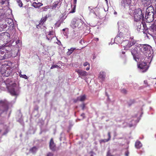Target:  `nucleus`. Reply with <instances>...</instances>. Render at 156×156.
I'll return each instance as SVG.
<instances>
[{
  "mask_svg": "<svg viewBox=\"0 0 156 156\" xmlns=\"http://www.w3.org/2000/svg\"><path fill=\"white\" fill-rule=\"evenodd\" d=\"M121 92L122 94H126L127 93V90L125 89H123L121 90Z\"/></svg>",
  "mask_w": 156,
  "mask_h": 156,
  "instance_id": "39",
  "label": "nucleus"
},
{
  "mask_svg": "<svg viewBox=\"0 0 156 156\" xmlns=\"http://www.w3.org/2000/svg\"><path fill=\"white\" fill-rule=\"evenodd\" d=\"M106 156H113V155L111 154L110 151H109L107 153Z\"/></svg>",
  "mask_w": 156,
  "mask_h": 156,
  "instance_id": "44",
  "label": "nucleus"
},
{
  "mask_svg": "<svg viewBox=\"0 0 156 156\" xmlns=\"http://www.w3.org/2000/svg\"><path fill=\"white\" fill-rule=\"evenodd\" d=\"M129 154V152L127 151L125 152V155L126 156H128Z\"/></svg>",
  "mask_w": 156,
  "mask_h": 156,
  "instance_id": "46",
  "label": "nucleus"
},
{
  "mask_svg": "<svg viewBox=\"0 0 156 156\" xmlns=\"http://www.w3.org/2000/svg\"><path fill=\"white\" fill-rule=\"evenodd\" d=\"M75 12V10H72L70 11H68L67 10H63L62 12H61L62 15V16L61 17H65V16H66V18L69 14L73 13Z\"/></svg>",
  "mask_w": 156,
  "mask_h": 156,
  "instance_id": "13",
  "label": "nucleus"
},
{
  "mask_svg": "<svg viewBox=\"0 0 156 156\" xmlns=\"http://www.w3.org/2000/svg\"><path fill=\"white\" fill-rule=\"evenodd\" d=\"M12 71V67L8 65H2L0 68V72L3 76H8Z\"/></svg>",
  "mask_w": 156,
  "mask_h": 156,
  "instance_id": "1",
  "label": "nucleus"
},
{
  "mask_svg": "<svg viewBox=\"0 0 156 156\" xmlns=\"http://www.w3.org/2000/svg\"><path fill=\"white\" fill-rule=\"evenodd\" d=\"M2 132V130H0V133H1V132Z\"/></svg>",
  "mask_w": 156,
  "mask_h": 156,
  "instance_id": "53",
  "label": "nucleus"
},
{
  "mask_svg": "<svg viewBox=\"0 0 156 156\" xmlns=\"http://www.w3.org/2000/svg\"><path fill=\"white\" fill-rule=\"evenodd\" d=\"M108 10H105V11H108Z\"/></svg>",
  "mask_w": 156,
  "mask_h": 156,
  "instance_id": "58",
  "label": "nucleus"
},
{
  "mask_svg": "<svg viewBox=\"0 0 156 156\" xmlns=\"http://www.w3.org/2000/svg\"><path fill=\"white\" fill-rule=\"evenodd\" d=\"M148 67L147 63L145 62H142L138 66V68L141 70V71L143 73L146 72L148 69Z\"/></svg>",
  "mask_w": 156,
  "mask_h": 156,
  "instance_id": "7",
  "label": "nucleus"
},
{
  "mask_svg": "<svg viewBox=\"0 0 156 156\" xmlns=\"http://www.w3.org/2000/svg\"><path fill=\"white\" fill-rule=\"evenodd\" d=\"M58 66L57 65H53L52 66L51 68V69H53L55 68L58 67Z\"/></svg>",
  "mask_w": 156,
  "mask_h": 156,
  "instance_id": "42",
  "label": "nucleus"
},
{
  "mask_svg": "<svg viewBox=\"0 0 156 156\" xmlns=\"http://www.w3.org/2000/svg\"><path fill=\"white\" fill-rule=\"evenodd\" d=\"M136 43V41H135L133 39L131 41L129 42V44H130L131 45V47L133 45H134Z\"/></svg>",
  "mask_w": 156,
  "mask_h": 156,
  "instance_id": "32",
  "label": "nucleus"
},
{
  "mask_svg": "<svg viewBox=\"0 0 156 156\" xmlns=\"http://www.w3.org/2000/svg\"><path fill=\"white\" fill-rule=\"evenodd\" d=\"M43 5V4L41 3L38 2V3H36V2H34L33 4V6H34L35 8H38L39 7H40L41 6H42Z\"/></svg>",
  "mask_w": 156,
  "mask_h": 156,
  "instance_id": "23",
  "label": "nucleus"
},
{
  "mask_svg": "<svg viewBox=\"0 0 156 156\" xmlns=\"http://www.w3.org/2000/svg\"><path fill=\"white\" fill-rule=\"evenodd\" d=\"M109 140L108 139H102L100 140V143H105L108 141Z\"/></svg>",
  "mask_w": 156,
  "mask_h": 156,
  "instance_id": "35",
  "label": "nucleus"
},
{
  "mask_svg": "<svg viewBox=\"0 0 156 156\" xmlns=\"http://www.w3.org/2000/svg\"><path fill=\"white\" fill-rule=\"evenodd\" d=\"M8 90L9 92L12 96H16L17 95L14 87H9L8 88Z\"/></svg>",
  "mask_w": 156,
  "mask_h": 156,
  "instance_id": "16",
  "label": "nucleus"
},
{
  "mask_svg": "<svg viewBox=\"0 0 156 156\" xmlns=\"http://www.w3.org/2000/svg\"><path fill=\"white\" fill-rule=\"evenodd\" d=\"M6 50L4 49H0V60L9 58L10 56L8 53H5Z\"/></svg>",
  "mask_w": 156,
  "mask_h": 156,
  "instance_id": "8",
  "label": "nucleus"
},
{
  "mask_svg": "<svg viewBox=\"0 0 156 156\" xmlns=\"http://www.w3.org/2000/svg\"><path fill=\"white\" fill-rule=\"evenodd\" d=\"M136 23H135V25L137 27V30L141 29L142 28V22H141L140 21H136Z\"/></svg>",
  "mask_w": 156,
  "mask_h": 156,
  "instance_id": "19",
  "label": "nucleus"
},
{
  "mask_svg": "<svg viewBox=\"0 0 156 156\" xmlns=\"http://www.w3.org/2000/svg\"><path fill=\"white\" fill-rule=\"evenodd\" d=\"M2 4H3L4 3V1H2Z\"/></svg>",
  "mask_w": 156,
  "mask_h": 156,
  "instance_id": "52",
  "label": "nucleus"
},
{
  "mask_svg": "<svg viewBox=\"0 0 156 156\" xmlns=\"http://www.w3.org/2000/svg\"><path fill=\"white\" fill-rule=\"evenodd\" d=\"M9 35V33L7 32H5L2 33L0 34V36L3 37V38H6V37H8V36Z\"/></svg>",
  "mask_w": 156,
  "mask_h": 156,
  "instance_id": "30",
  "label": "nucleus"
},
{
  "mask_svg": "<svg viewBox=\"0 0 156 156\" xmlns=\"http://www.w3.org/2000/svg\"><path fill=\"white\" fill-rule=\"evenodd\" d=\"M63 31L65 30V29H63Z\"/></svg>",
  "mask_w": 156,
  "mask_h": 156,
  "instance_id": "56",
  "label": "nucleus"
},
{
  "mask_svg": "<svg viewBox=\"0 0 156 156\" xmlns=\"http://www.w3.org/2000/svg\"><path fill=\"white\" fill-rule=\"evenodd\" d=\"M147 6V4L146 5L145 7L146 6ZM144 9H145L146 10H147V9H148V10H154V8H153V7L152 6H151V5H150V6H148V7H147L146 8H144Z\"/></svg>",
  "mask_w": 156,
  "mask_h": 156,
  "instance_id": "33",
  "label": "nucleus"
},
{
  "mask_svg": "<svg viewBox=\"0 0 156 156\" xmlns=\"http://www.w3.org/2000/svg\"><path fill=\"white\" fill-rule=\"evenodd\" d=\"M80 106L82 108V110H83L85 107V104L83 103Z\"/></svg>",
  "mask_w": 156,
  "mask_h": 156,
  "instance_id": "41",
  "label": "nucleus"
},
{
  "mask_svg": "<svg viewBox=\"0 0 156 156\" xmlns=\"http://www.w3.org/2000/svg\"><path fill=\"white\" fill-rule=\"evenodd\" d=\"M148 27H147L146 23L144 21L142 20V30H148Z\"/></svg>",
  "mask_w": 156,
  "mask_h": 156,
  "instance_id": "18",
  "label": "nucleus"
},
{
  "mask_svg": "<svg viewBox=\"0 0 156 156\" xmlns=\"http://www.w3.org/2000/svg\"><path fill=\"white\" fill-rule=\"evenodd\" d=\"M81 23L80 20L77 18H73L71 21L70 25L71 27L74 29L78 27L80 23Z\"/></svg>",
  "mask_w": 156,
  "mask_h": 156,
  "instance_id": "6",
  "label": "nucleus"
},
{
  "mask_svg": "<svg viewBox=\"0 0 156 156\" xmlns=\"http://www.w3.org/2000/svg\"><path fill=\"white\" fill-rule=\"evenodd\" d=\"M87 65H88V66L86 69V70H88L89 69H90V64L87 62H85L83 64V66H87Z\"/></svg>",
  "mask_w": 156,
  "mask_h": 156,
  "instance_id": "31",
  "label": "nucleus"
},
{
  "mask_svg": "<svg viewBox=\"0 0 156 156\" xmlns=\"http://www.w3.org/2000/svg\"><path fill=\"white\" fill-rule=\"evenodd\" d=\"M10 104V103L6 100H0V106L1 108H0V115L4 112H7L9 109Z\"/></svg>",
  "mask_w": 156,
  "mask_h": 156,
  "instance_id": "3",
  "label": "nucleus"
},
{
  "mask_svg": "<svg viewBox=\"0 0 156 156\" xmlns=\"http://www.w3.org/2000/svg\"><path fill=\"white\" fill-rule=\"evenodd\" d=\"M37 150V148L36 146H34L30 149L29 151L33 154H35Z\"/></svg>",
  "mask_w": 156,
  "mask_h": 156,
  "instance_id": "21",
  "label": "nucleus"
},
{
  "mask_svg": "<svg viewBox=\"0 0 156 156\" xmlns=\"http://www.w3.org/2000/svg\"><path fill=\"white\" fill-rule=\"evenodd\" d=\"M142 144L140 141H137L136 142L135 146L136 148L139 149L142 147Z\"/></svg>",
  "mask_w": 156,
  "mask_h": 156,
  "instance_id": "22",
  "label": "nucleus"
},
{
  "mask_svg": "<svg viewBox=\"0 0 156 156\" xmlns=\"http://www.w3.org/2000/svg\"><path fill=\"white\" fill-rule=\"evenodd\" d=\"M66 18V16L65 17H61L60 19L58 20L57 23V24H58V27H59L61 23H62L63 22L64 20Z\"/></svg>",
  "mask_w": 156,
  "mask_h": 156,
  "instance_id": "24",
  "label": "nucleus"
},
{
  "mask_svg": "<svg viewBox=\"0 0 156 156\" xmlns=\"http://www.w3.org/2000/svg\"><path fill=\"white\" fill-rule=\"evenodd\" d=\"M54 37V36L47 35L46 37V38L48 41H51Z\"/></svg>",
  "mask_w": 156,
  "mask_h": 156,
  "instance_id": "36",
  "label": "nucleus"
},
{
  "mask_svg": "<svg viewBox=\"0 0 156 156\" xmlns=\"http://www.w3.org/2000/svg\"><path fill=\"white\" fill-rule=\"evenodd\" d=\"M131 52L134 58L136 57V54L137 53V49L136 48L134 47V48H132L131 50Z\"/></svg>",
  "mask_w": 156,
  "mask_h": 156,
  "instance_id": "17",
  "label": "nucleus"
},
{
  "mask_svg": "<svg viewBox=\"0 0 156 156\" xmlns=\"http://www.w3.org/2000/svg\"><path fill=\"white\" fill-rule=\"evenodd\" d=\"M77 0H74V2L76 3V2Z\"/></svg>",
  "mask_w": 156,
  "mask_h": 156,
  "instance_id": "51",
  "label": "nucleus"
},
{
  "mask_svg": "<svg viewBox=\"0 0 156 156\" xmlns=\"http://www.w3.org/2000/svg\"><path fill=\"white\" fill-rule=\"evenodd\" d=\"M123 35L124 37L127 38H130L132 40L133 39V37L132 36L130 37V31L128 29H125V30L123 32Z\"/></svg>",
  "mask_w": 156,
  "mask_h": 156,
  "instance_id": "11",
  "label": "nucleus"
},
{
  "mask_svg": "<svg viewBox=\"0 0 156 156\" xmlns=\"http://www.w3.org/2000/svg\"><path fill=\"white\" fill-rule=\"evenodd\" d=\"M132 11L131 15H133L134 17V20L135 21H139L140 20L141 18H144V10H132Z\"/></svg>",
  "mask_w": 156,
  "mask_h": 156,
  "instance_id": "2",
  "label": "nucleus"
},
{
  "mask_svg": "<svg viewBox=\"0 0 156 156\" xmlns=\"http://www.w3.org/2000/svg\"><path fill=\"white\" fill-rule=\"evenodd\" d=\"M129 41L128 40L124 41L121 43L122 46H123V47L125 48H127L131 47V45L129 44Z\"/></svg>",
  "mask_w": 156,
  "mask_h": 156,
  "instance_id": "15",
  "label": "nucleus"
},
{
  "mask_svg": "<svg viewBox=\"0 0 156 156\" xmlns=\"http://www.w3.org/2000/svg\"><path fill=\"white\" fill-rule=\"evenodd\" d=\"M20 77L23 78L25 79H28L26 75H22L20 74Z\"/></svg>",
  "mask_w": 156,
  "mask_h": 156,
  "instance_id": "37",
  "label": "nucleus"
},
{
  "mask_svg": "<svg viewBox=\"0 0 156 156\" xmlns=\"http://www.w3.org/2000/svg\"><path fill=\"white\" fill-rule=\"evenodd\" d=\"M48 35L54 37V33L53 31H50L49 32Z\"/></svg>",
  "mask_w": 156,
  "mask_h": 156,
  "instance_id": "38",
  "label": "nucleus"
},
{
  "mask_svg": "<svg viewBox=\"0 0 156 156\" xmlns=\"http://www.w3.org/2000/svg\"><path fill=\"white\" fill-rule=\"evenodd\" d=\"M78 101H79V100H78V98H77L76 99H75V100H74V102L75 103H76Z\"/></svg>",
  "mask_w": 156,
  "mask_h": 156,
  "instance_id": "47",
  "label": "nucleus"
},
{
  "mask_svg": "<svg viewBox=\"0 0 156 156\" xmlns=\"http://www.w3.org/2000/svg\"><path fill=\"white\" fill-rule=\"evenodd\" d=\"M146 3V2H145V5H145V3Z\"/></svg>",
  "mask_w": 156,
  "mask_h": 156,
  "instance_id": "57",
  "label": "nucleus"
},
{
  "mask_svg": "<svg viewBox=\"0 0 156 156\" xmlns=\"http://www.w3.org/2000/svg\"><path fill=\"white\" fill-rule=\"evenodd\" d=\"M108 139L109 140H110L111 139V133L110 132H109L108 133Z\"/></svg>",
  "mask_w": 156,
  "mask_h": 156,
  "instance_id": "43",
  "label": "nucleus"
},
{
  "mask_svg": "<svg viewBox=\"0 0 156 156\" xmlns=\"http://www.w3.org/2000/svg\"><path fill=\"white\" fill-rule=\"evenodd\" d=\"M99 77L102 79H105V73L103 72H100Z\"/></svg>",
  "mask_w": 156,
  "mask_h": 156,
  "instance_id": "28",
  "label": "nucleus"
},
{
  "mask_svg": "<svg viewBox=\"0 0 156 156\" xmlns=\"http://www.w3.org/2000/svg\"><path fill=\"white\" fill-rule=\"evenodd\" d=\"M46 156H54V154L51 152H48L47 153Z\"/></svg>",
  "mask_w": 156,
  "mask_h": 156,
  "instance_id": "40",
  "label": "nucleus"
},
{
  "mask_svg": "<svg viewBox=\"0 0 156 156\" xmlns=\"http://www.w3.org/2000/svg\"><path fill=\"white\" fill-rule=\"evenodd\" d=\"M81 116L82 117L83 119H84L85 118V114L83 113L81 115Z\"/></svg>",
  "mask_w": 156,
  "mask_h": 156,
  "instance_id": "45",
  "label": "nucleus"
},
{
  "mask_svg": "<svg viewBox=\"0 0 156 156\" xmlns=\"http://www.w3.org/2000/svg\"><path fill=\"white\" fill-rule=\"evenodd\" d=\"M114 41L116 43L118 44L121 43L122 42L121 37L119 36L116 37L115 38Z\"/></svg>",
  "mask_w": 156,
  "mask_h": 156,
  "instance_id": "20",
  "label": "nucleus"
},
{
  "mask_svg": "<svg viewBox=\"0 0 156 156\" xmlns=\"http://www.w3.org/2000/svg\"><path fill=\"white\" fill-rule=\"evenodd\" d=\"M59 3V1H56L54 3L52 6H51V7H52V9H55L56 7L58 5V4ZM58 6L59 7V5H58Z\"/></svg>",
  "mask_w": 156,
  "mask_h": 156,
  "instance_id": "27",
  "label": "nucleus"
},
{
  "mask_svg": "<svg viewBox=\"0 0 156 156\" xmlns=\"http://www.w3.org/2000/svg\"><path fill=\"white\" fill-rule=\"evenodd\" d=\"M131 0H122V3H123L124 5L126 4L127 6L129 5L131 3Z\"/></svg>",
  "mask_w": 156,
  "mask_h": 156,
  "instance_id": "25",
  "label": "nucleus"
},
{
  "mask_svg": "<svg viewBox=\"0 0 156 156\" xmlns=\"http://www.w3.org/2000/svg\"><path fill=\"white\" fill-rule=\"evenodd\" d=\"M50 149L52 151H55L56 150V145L55 144L53 140L51 138L49 143Z\"/></svg>",
  "mask_w": 156,
  "mask_h": 156,
  "instance_id": "10",
  "label": "nucleus"
},
{
  "mask_svg": "<svg viewBox=\"0 0 156 156\" xmlns=\"http://www.w3.org/2000/svg\"><path fill=\"white\" fill-rule=\"evenodd\" d=\"M114 14H115V15H116V14H117V12H114Z\"/></svg>",
  "mask_w": 156,
  "mask_h": 156,
  "instance_id": "50",
  "label": "nucleus"
},
{
  "mask_svg": "<svg viewBox=\"0 0 156 156\" xmlns=\"http://www.w3.org/2000/svg\"><path fill=\"white\" fill-rule=\"evenodd\" d=\"M75 49L76 48H71L70 49H68V51L67 52V55H70Z\"/></svg>",
  "mask_w": 156,
  "mask_h": 156,
  "instance_id": "26",
  "label": "nucleus"
},
{
  "mask_svg": "<svg viewBox=\"0 0 156 156\" xmlns=\"http://www.w3.org/2000/svg\"><path fill=\"white\" fill-rule=\"evenodd\" d=\"M146 10L145 14V18L146 21L147 23L152 22L155 18L156 20V10H153V11L148 12Z\"/></svg>",
  "mask_w": 156,
  "mask_h": 156,
  "instance_id": "4",
  "label": "nucleus"
},
{
  "mask_svg": "<svg viewBox=\"0 0 156 156\" xmlns=\"http://www.w3.org/2000/svg\"><path fill=\"white\" fill-rule=\"evenodd\" d=\"M90 156H93V154H91Z\"/></svg>",
  "mask_w": 156,
  "mask_h": 156,
  "instance_id": "55",
  "label": "nucleus"
},
{
  "mask_svg": "<svg viewBox=\"0 0 156 156\" xmlns=\"http://www.w3.org/2000/svg\"><path fill=\"white\" fill-rule=\"evenodd\" d=\"M86 98V96L85 95L81 96L78 97V100L82 101H84Z\"/></svg>",
  "mask_w": 156,
  "mask_h": 156,
  "instance_id": "29",
  "label": "nucleus"
},
{
  "mask_svg": "<svg viewBox=\"0 0 156 156\" xmlns=\"http://www.w3.org/2000/svg\"><path fill=\"white\" fill-rule=\"evenodd\" d=\"M150 34L153 37H156V24H153L149 28Z\"/></svg>",
  "mask_w": 156,
  "mask_h": 156,
  "instance_id": "9",
  "label": "nucleus"
},
{
  "mask_svg": "<svg viewBox=\"0 0 156 156\" xmlns=\"http://www.w3.org/2000/svg\"><path fill=\"white\" fill-rule=\"evenodd\" d=\"M151 49V47L149 45L145 44L142 45L141 46L140 50L144 54H145L146 53L150 51Z\"/></svg>",
  "mask_w": 156,
  "mask_h": 156,
  "instance_id": "5",
  "label": "nucleus"
},
{
  "mask_svg": "<svg viewBox=\"0 0 156 156\" xmlns=\"http://www.w3.org/2000/svg\"><path fill=\"white\" fill-rule=\"evenodd\" d=\"M47 16H45L41 18L40 20L39 23L38 25H37L36 27L37 28H39L41 27L40 25H42L47 20Z\"/></svg>",
  "mask_w": 156,
  "mask_h": 156,
  "instance_id": "14",
  "label": "nucleus"
},
{
  "mask_svg": "<svg viewBox=\"0 0 156 156\" xmlns=\"http://www.w3.org/2000/svg\"><path fill=\"white\" fill-rule=\"evenodd\" d=\"M20 43V40H18L17 41H16V44H18Z\"/></svg>",
  "mask_w": 156,
  "mask_h": 156,
  "instance_id": "49",
  "label": "nucleus"
},
{
  "mask_svg": "<svg viewBox=\"0 0 156 156\" xmlns=\"http://www.w3.org/2000/svg\"><path fill=\"white\" fill-rule=\"evenodd\" d=\"M93 153V151H90V153Z\"/></svg>",
  "mask_w": 156,
  "mask_h": 156,
  "instance_id": "54",
  "label": "nucleus"
},
{
  "mask_svg": "<svg viewBox=\"0 0 156 156\" xmlns=\"http://www.w3.org/2000/svg\"><path fill=\"white\" fill-rule=\"evenodd\" d=\"M94 40L96 41H98L99 40V39L98 38H95Z\"/></svg>",
  "mask_w": 156,
  "mask_h": 156,
  "instance_id": "48",
  "label": "nucleus"
},
{
  "mask_svg": "<svg viewBox=\"0 0 156 156\" xmlns=\"http://www.w3.org/2000/svg\"><path fill=\"white\" fill-rule=\"evenodd\" d=\"M16 2L19 6L20 7L22 6L23 4L22 2V1L20 0H17Z\"/></svg>",
  "mask_w": 156,
  "mask_h": 156,
  "instance_id": "34",
  "label": "nucleus"
},
{
  "mask_svg": "<svg viewBox=\"0 0 156 156\" xmlns=\"http://www.w3.org/2000/svg\"><path fill=\"white\" fill-rule=\"evenodd\" d=\"M76 72L78 73L79 76H84L88 74V73L87 72L81 69H76Z\"/></svg>",
  "mask_w": 156,
  "mask_h": 156,
  "instance_id": "12",
  "label": "nucleus"
}]
</instances>
